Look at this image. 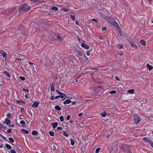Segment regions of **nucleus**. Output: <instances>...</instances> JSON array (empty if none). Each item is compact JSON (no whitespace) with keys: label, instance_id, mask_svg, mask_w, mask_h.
<instances>
[{"label":"nucleus","instance_id":"nucleus-1","mask_svg":"<svg viewBox=\"0 0 153 153\" xmlns=\"http://www.w3.org/2000/svg\"><path fill=\"white\" fill-rule=\"evenodd\" d=\"M31 7L27 4H24L21 5L19 9V12L20 13L22 11L26 12L30 10Z\"/></svg>","mask_w":153,"mask_h":153},{"label":"nucleus","instance_id":"nucleus-2","mask_svg":"<svg viewBox=\"0 0 153 153\" xmlns=\"http://www.w3.org/2000/svg\"><path fill=\"white\" fill-rule=\"evenodd\" d=\"M140 119L138 114L134 115V121L135 123L137 124L140 121Z\"/></svg>","mask_w":153,"mask_h":153},{"label":"nucleus","instance_id":"nucleus-3","mask_svg":"<svg viewBox=\"0 0 153 153\" xmlns=\"http://www.w3.org/2000/svg\"><path fill=\"white\" fill-rule=\"evenodd\" d=\"M95 92L94 93L95 94H99L100 92H102L103 89L102 88L101 86H98L95 87L94 88Z\"/></svg>","mask_w":153,"mask_h":153},{"label":"nucleus","instance_id":"nucleus-4","mask_svg":"<svg viewBox=\"0 0 153 153\" xmlns=\"http://www.w3.org/2000/svg\"><path fill=\"white\" fill-rule=\"evenodd\" d=\"M111 24L113 25V26H115L118 30L120 29V27L118 23L115 22H110Z\"/></svg>","mask_w":153,"mask_h":153},{"label":"nucleus","instance_id":"nucleus-5","mask_svg":"<svg viewBox=\"0 0 153 153\" xmlns=\"http://www.w3.org/2000/svg\"><path fill=\"white\" fill-rule=\"evenodd\" d=\"M39 104L40 103L39 102L36 101L34 102L33 104L32 105V106L36 108H37Z\"/></svg>","mask_w":153,"mask_h":153},{"label":"nucleus","instance_id":"nucleus-6","mask_svg":"<svg viewBox=\"0 0 153 153\" xmlns=\"http://www.w3.org/2000/svg\"><path fill=\"white\" fill-rule=\"evenodd\" d=\"M0 53L1 54L4 58H7V54L3 51H0Z\"/></svg>","mask_w":153,"mask_h":153},{"label":"nucleus","instance_id":"nucleus-7","mask_svg":"<svg viewBox=\"0 0 153 153\" xmlns=\"http://www.w3.org/2000/svg\"><path fill=\"white\" fill-rule=\"evenodd\" d=\"M54 84L53 83V82H52L51 84V90L52 92H53L55 91V89H54Z\"/></svg>","mask_w":153,"mask_h":153},{"label":"nucleus","instance_id":"nucleus-8","mask_svg":"<svg viewBox=\"0 0 153 153\" xmlns=\"http://www.w3.org/2000/svg\"><path fill=\"white\" fill-rule=\"evenodd\" d=\"M81 46L83 48L86 49H88L89 48V46L86 45L85 43H82L81 44Z\"/></svg>","mask_w":153,"mask_h":153},{"label":"nucleus","instance_id":"nucleus-9","mask_svg":"<svg viewBox=\"0 0 153 153\" xmlns=\"http://www.w3.org/2000/svg\"><path fill=\"white\" fill-rule=\"evenodd\" d=\"M129 42L130 45L133 48L135 49H137V46L134 44L132 41H128Z\"/></svg>","mask_w":153,"mask_h":153},{"label":"nucleus","instance_id":"nucleus-10","mask_svg":"<svg viewBox=\"0 0 153 153\" xmlns=\"http://www.w3.org/2000/svg\"><path fill=\"white\" fill-rule=\"evenodd\" d=\"M3 74H4L6 76H7L9 78H10L11 77V76L9 73L7 71H4L3 72Z\"/></svg>","mask_w":153,"mask_h":153},{"label":"nucleus","instance_id":"nucleus-11","mask_svg":"<svg viewBox=\"0 0 153 153\" xmlns=\"http://www.w3.org/2000/svg\"><path fill=\"white\" fill-rule=\"evenodd\" d=\"M71 102V100L69 99H67L65 100V101H64L63 102V103L65 105L66 104H69Z\"/></svg>","mask_w":153,"mask_h":153},{"label":"nucleus","instance_id":"nucleus-12","mask_svg":"<svg viewBox=\"0 0 153 153\" xmlns=\"http://www.w3.org/2000/svg\"><path fill=\"white\" fill-rule=\"evenodd\" d=\"M58 123L57 122L51 123V125H52L54 129H55L58 126Z\"/></svg>","mask_w":153,"mask_h":153},{"label":"nucleus","instance_id":"nucleus-13","mask_svg":"<svg viewBox=\"0 0 153 153\" xmlns=\"http://www.w3.org/2000/svg\"><path fill=\"white\" fill-rule=\"evenodd\" d=\"M16 102L17 103L21 105L25 104V102L24 101L17 100Z\"/></svg>","mask_w":153,"mask_h":153},{"label":"nucleus","instance_id":"nucleus-14","mask_svg":"<svg viewBox=\"0 0 153 153\" xmlns=\"http://www.w3.org/2000/svg\"><path fill=\"white\" fill-rule=\"evenodd\" d=\"M5 122L7 125H9L11 122L10 121L8 118L5 119Z\"/></svg>","mask_w":153,"mask_h":153},{"label":"nucleus","instance_id":"nucleus-15","mask_svg":"<svg viewBox=\"0 0 153 153\" xmlns=\"http://www.w3.org/2000/svg\"><path fill=\"white\" fill-rule=\"evenodd\" d=\"M100 16L104 19H106L107 18V16L103 13H100Z\"/></svg>","mask_w":153,"mask_h":153},{"label":"nucleus","instance_id":"nucleus-16","mask_svg":"<svg viewBox=\"0 0 153 153\" xmlns=\"http://www.w3.org/2000/svg\"><path fill=\"white\" fill-rule=\"evenodd\" d=\"M146 66L149 71L151 70L153 68V66L149 65V64L148 63L147 64Z\"/></svg>","mask_w":153,"mask_h":153},{"label":"nucleus","instance_id":"nucleus-17","mask_svg":"<svg viewBox=\"0 0 153 153\" xmlns=\"http://www.w3.org/2000/svg\"><path fill=\"white\" fill-rule=\"evenodd\" d=\"M21 131L23 133L25 134H27L29 133V132L27 130L24 129H22L21 130Z\"/></svg>","mask_w":153,"mask_h":153},{"label":"nucleus","instance_id":"nucleus-18","mask_svg":"<svg viewBox=\"0 0 153 153\" xmlns=\"http://www.w3.org/2000/svg\"><path fill=\"white\" fill-rule=\"evenodd\" d=\"M6 147L8 149H11V146L10 145L6 143L5 145Z\"/></svg>","mask_w":153,"mask_h":153},{"label":"nucleus","instance_id":"nucleus-19","mask_svg":"<svg viewBox=\"0 0 153 153\" xmlns=\"http://www.w3.org/2000/svg\"><path fill=\"white\" fill-rule=\"evenodd\" d=\"M50 9L52 10L57 11L58 10V8L56 7H53L51 8Z\"/></svg>","mask_w":153,"mask_h":153},{"label":"nucleus","instance_id":"nucleus-20","mask_svg":"<svg viewBox=\"0 0 153 153\" xmlns=\"http://www.w3.org/2000/svg\"><path fill=\"white\" fill-rule=\"evenodd\" d=\"M60 95H59V97H60V98H64V97H66V94H64V93H62Z\"/></svg>","mask_w":153,"mask_h":153},{"label":"nucleus","instance_id":"nucleus-21","mask_svg":"<svg viewBox=\"0 0 153 153\" xmlns=\"http://www.w3.org/2000/svg\"><path fill=\"white\" fill-rule=\"evenodd\" d=\"M77 55L79 56H83V54L80 51H77Z\"/></svg>","mask_w":153,"mask_h":153},{"label":"nucleus","instance_id":"nucleus-22","mask_svg":"<svg viewBox=\"0 0 153 153\" xmlns=\"http://www.w3.org/2000/svg\"><path fill=\"white\" fill-rule=\"evenodd\" d=\"M55 108L56 110L60 111L61 110V108L58 105H57L55 107Z\"/></svg>","mask_w":153,"mask_h":153},{"label":"nucleus","instance_id":"nucleus-23","mask_svg":"<svg viewBox=\"0 0 153 153\" xmlns=\"http://www.w3.org/2000/svg\"><path fill=\"white\" fill-rule=\"evenodd\" d=\"M143 139L146 142H149V141L151 140L150 139L147 138V137H143Z\"/></svg>","mask_w":153,"mask_h":153},{"label":"nucleus","instance_id":"nucleus-24","mask_svg":"<svg viewBox=\"0 0 153 153\" xmlns=\"http://www.w3.org/2000/svg\"><path fill=\"white\" fill-rule=\"evenodd\" d=\"M100 114L102 117H104L106 115V113L105 111H104L103 113H101Z\"/></svg>","mask_w":153,"mask_h":153},{"label":"nucleus","instance_id":"nucleus-25","mask_svg":"<svg viewBox=\"0 0 153 153\" xmlns=\"http://www.w3.org/2000/svg\"><path fill=\"white\" fill-rule=\"evenodd\" d=\"M7 116L10 119H12V115L10 113H8L7 115Z\"/></svg>","mask_w":153,"mask_h":153},{"label":"nucleus","instance_id":"nucleus-26","mask_svg":"<svg viewBox=\"0 0 153 153\" xmlns=\"http://www.w3.org/2000/svg\"><path fill=\"white\" fill-rule=\"evenodd\" d=\"M140 43L143 45H146V42L145 41L141 40L140 41Z\"/></svg>","mask_w":153,"mask_h":153},{"label":"nucleus","instance_id":"nucleus-27","mask_svg":"<svg viewBox=\"0 0 153 153\" xmlns=\"http://www.w3.org/2000/svg\"><path fill=\"white\" fill-rule=\"evenodd\" d=\"M70 140L71 141V145L72 146H74L75 144L74 142V141L71 138L70 139Z\"/></svg>","mask_w":153,"mask_h":153},{"label":"nucleus","instance_id":"nucleus-28","mask_svg":"<svg viewBox=\"0 0 153 153\" xmlns=\"http://www.w3.org/2000/svg\"><path fill=\"white\" fill-rule=\"evenodd\" d=\"M38 134V133L37 131H32V134L33 135H36Z\"/></svg>","mask_w":153,"mask_h":153},{"label":"nucleus","instance_id":"nucleus-29","mask_svg":"<svg viewBox=\"0 0 153 153\" xmlns=\"http://www.w3.org/2000/svg\"><path fill=\"white\" fill-rule=\"evenodd\" d=\"M134 92V90L133 89H132L131 90H129L128 91V92L129 93H133Z\"/></svg>","mask_w":153,"mask_h":153},{"label":"nucleus","instance_id":"nucleus-30","mask_svg":"<svg viewBox=\"0 0 153 153\" xmlns=\"http://www.w3.org/2000/svg\"><path fill=\"white\" fill-rule=\"evenodd\" d=\"M50 135L52 136H53L54 135V132L52 131H50L49 132Z\"/></svg>","mask_w":153,"mask_h":153},{"label":"nucleus","instance_id":"nucleus-31","mask_svg":"<svg viewBox=\"0 0 153 153\" xmlns=\"http://www.w3.org/2000/svg\"><path fill=\"white\" fill-rule=\"evenodd\" d=\"M57 37L58 39V40H60V41H62V40L63 39H62V38L61 37L59 36V35H58Z\"/></svg>","mask_w":153,"mask_h":153},{"label":"nucleus","instance_id":"nucleus-32","mask_svg":"<svg viewBox=\"0 0 153 153\" xmlns=\"http://www.w3.org/2000/svg\"><path fill=\"white\" fill-rule=\"evenodd\" d=\"M59 119L60 121L62 122H63L64 120L63 116H60L59 117Z\"/></svg>","mask_w":153,"mask_h":153},{"label":"nucleus","instance_id":"nucleus-33","mask_svg":"<svg viewBox=\"0 0 153 153\" xmlns=\"http://www.w3.org/2000/svg\"><path fill=\"white\" fill-rule=\"evenodd\" d=\"M148 143L153 148V142L151 140H150Z\"/></svg>","mask_w":153,"mask_h":153},{"label":"nucleus","instance_id":"nucleus-34","mask_svg":"<svg viewBox=\"0 0 153 153\" xmlns=\"http://www.w3.org/2000/svg\"><path fill=\"white\" fill-rule=\"evenodd\" d=\"M8 139L11 142H14V141L13 139L11 137H9Z\"/></svg>","mask_w":153,"mask_h":153},{"label":"nucleus","instance_id":"nucleus-35","mask_svg":"<svg viewBox=\"0 0 153 153\" xmlns=\"http://www.w3.org/2000/svg\"><path fill=\"white\" fill-rule=\"evenodd\" d=\"M63 135L66 137L68 136V134L65 131H63Z\"/></svg>","mask_w":153,"mask_h":153},{"label":"nucleus","instance_id":"nucleus-36","mask_svg":"<svg viewBox=\"0 0 153 153\" xmlns=\"http://www.w3.org/2000/svg\"><path fill=\"white\" fill-rule=\"evenodd\" d=\"M71 18L73 21H74L75 20V17L74 16L72 15H71Z\"/></svg>","mask_w":153,"mask_h":153},{"label":"nucleus","instance_id":"nucleus-37","mask_svg":"<svg viewBox=\"0 0 153 153\" xmlns=\"http://www.w3.org/2000/svg\"><path fill=\"white\" fill-rule=\"evenodd\" d=\"M19 78L22 81H24L25 79V78L23 76H20Z\"/></svg>","mask_w":153,"mask_h":153},{"label":"nucleus","instance_id":"nucleus-38","mask_svg":"<svg viewBox=\"0 0 153 153\" xmlns=\"http://www.w3.org/2000/svg\"><path fill=\"white\" fill-rule=\"evenodd\" d=\"M20 123L22 125H25V122L24 120H22L20 122Z\"/></svg>","mask_w":153,"mask_h":153},{"label":"nucleus","instance_id":"nucleus-39","mask_svg":"<svg viewBox=\"0 0 153 153\" xmlns=\"http://www.w3.org/2000/svg\"><path fill=\"white\" fill-rule=\"evenodd\" d=\"M117 46H118V48L119 49H121L123 47V46L122 45H118Z\"/></svg>","mask_w":153,"mask_h":153},{"label":"nucleus","instance_id":"nucleus-40","mask_svg":"<svg viewBox=\"0 0 153 153\" xmlns=\"http://www.w3.org/2000/svg\"><path fill=\"white\" fill-rule=\"evenodd\" d=\"M116 92V91L115 90H112V91H111L110 92V93L111 94H112L115 93Z\"/></svg>","mask_w":153,"mask_h":153},{"label":"nucleus","instance_id":"nucleus-41","mask_svg":"<svg viewBox=\"0 0 153 153\" xmlns=\"http://www.w3.org/2000/svg\"><path fill=\"white\" fill-rule=\"evenodd\" d=\"M100 150V149L98 148L96 150L95 153H98L99 152Z\"/></svg>","mask_w":153,"mask_h":153},{"label":"nucleus","instance_id":"nucleus-42","mask_svg":"<svg viewBox=\"0 0 153 153\" xmlns=\"http://www.w3.org/2000/svg\"><path fill=\"white\" fill-rule=\"evenodd\" d=\"M32 2H33L34 3L38 2L39 1V0H30Z\"/></svg>","mask_w":153,"mask_h":153},{"label":"nucleus","instance_id":"nucleus-43","mask_svg":"<svg viewBox=\"0 0 153 153\" xmlns=\"http://www.w3.org/2000/svg\"><path fill=\"white\" fill-rule=\"evenodd\" d=\"M78 58L79 60L82 61L84 60V59L82 58L81 57L78 56Z\"/></svg>","mask_w":153,"mask_h":153},{"label":"nucleus","instance_id":"nucleus-44","mask_svg":"<svg viewBox=\"0 0 153 153\" xmlns=\"http://www.w3.org/2000/svg\"><path fill=\"white\" fill-rule=\"evenodd\" d=\"M90 51H88L86 52V54L88 56H90Z\"/></svg>","mask_w":153,"mask_h":153},{"label":"nucleus","instance_id":"nucleus-45","mask_svg":"<svg viewBox=\"0 0 153 153\" xmlns=\"http://www.w3.org/2000/svg\"><path fill=\"white\" fill-rule=\"evenodd\" d=\"M115 79L117 81H120V79L119 77L117 76H116L115 77Z\"/></svg>","mask_w":153,"mask_h":153},{"label":"nucleus","instance_id":"nucleus-46","mask_svg":"<svg viewBox=\"0 0 153 153\" xmlns=\"http://www.w3.org/2000/svg\"><path fill=\"white\" fill-rule=\"evenodd\" d=\"M12 129H9L7 131V132L8 133H11L12 132Z\"/></svg>","mask_w":153,"mask_h":153},{"label":"nucleus","instance_id":"nucleus-47","mask_svg":"<svg viewBox=\"0 0 153 153\" xmlns=\"http://www.w3.org/2000/svg\"><path fill=\"white\" fill-rule=\"evenodd\" d=\"M126 153H132L131 150H128L127 151L125 152Z\"/></svg>","mask_w":153,"mask_h":153},{"label":"nucleus","instance_id":"nucleus-48","mask_svg":"<svg viewBox=\"0 0 153 153\" xmlns=\"http://www.w3.org/2000/svg\"><path fill=\"white\" fill-rule=\"evenodd\" d=\"M21 112L22 113L24 112V109L23 107H21L20 108Z\"/></svg>","mask_w":153,"mask_h":153},{"label":"nucleus","instance_id":"nucleus-49","mask_svg":"<svg viewBox=\"0 0 153 153\" xmlns=\"http://www.w3.org/2000/svg\"><path fill=\"white\" fill-rule=\"evenodd\" d=\"M10 153H16V151L14 150H11L10 151Z\"/></svg>","mask_w":153,"mask_h":153},{"label":"nucleus","instance_id":"nucleus-50","mask_svg":"<svg viewBox=\"0 0 153 153\" xmlns=\"http://www.w3.org/2000/svg\"><path fill=\"white\" fill-rule=\"evenodd\" d=\"M70 116L69 115H68L66 117V120H70Z\"/></svg>","mask_w":153,"mask_h":153},{"label":"nucleus","instance_id":"nucleus-51","mask_svg":"<svg viewBox=\"0 0 153 153\" xmlns=\"http://www.w3.org/2000/svg\"><path fill=\"white\" fill-rule=\"evenodd\" d=\"M54 99H55V98H54V96L53 95H52L51 96L50 100H54Z\"/></svg>","mask_w":153,"mask_h":153},{"label":"nucleus","instance_id":"nucleus-52","mask_svg":"<svg viewBox=\"0 0 153 153\" xmlns=\"http://www.w3.org/2000/svg\"><path fill=\"white\" fill-rule=\"evenodd\" d=\"M22 90L23 91H27V92H28L29 91V89H25L23 88H22Z\"/></svg>","mask_w":153,"mask_h":153},{"label":"nucleus","instance_id":"nucleus-53","mask_svg":"<svg viewBox=\"0 0 153 153\" xmlns=\"http://www.w3.org/2000/svg\"><path fill=\"white\" fill-rule=\"evenodd\" d=\"M56 91L58 93V94H60L62 93L59 91L57 89L56 90Z\"/></svg>","mask_w":153,"mask_h":153},{"label":"nucleus","instance_id":"nucleus-54","mask_svg":"<svg viewBox=\"0 0 153 153\" xmlns=\"http://www.w3.org/2000/svg\"><path fill=\"white\" fill-rule=\"evenodd\" d=\"M106 29V28L105 27H102V30H105Z\"/></svg>","mask_w":153,"mask_h":153},{"label":"nucleus","instance_id":"nucleus-55","mask_svg":"<svg viewBox=\"0 0 153 153\" xmlns=\"http://www.w3.org/2000/svg\"><path fill=\"white\" fill-rule=\"evenodd\" d=\"M92 20L93 21H94L96 22H97V20L96 19H92Z\"/></svg>","mask_w":153,"mask_h":153},{"label":"nucleus","instance_id":"nucleus-56","mask_svg":"<svg viewBox=\"0 0 153 153\" xmlns=\"http://www.w3.org/2000/svg\"><path fill=\"white\" fill-rule=\"evenodd\" d=\"M3 139H4V140H7V138H6V137H4L3 136H2V137Z\"/></svg>","mask_w":153,"mask_h":153},{"label":"nucleus","instance_id":"nucleus-57","mask_svg":"<svg viewBox=\"0 0 153 153\" xmlns=\"http://www.w3.org/2000/svg\"><path fill=\"white\" fill-rule=\"evenodd\" d=\"M60 98V97H59V95H58V96H56L55 97H54V98L55 99H57L59 98Z\"/></svg>","mask_w":153,"mask_h":153},{"label":"nucleus","instance_id":"nucleus-58","mask_svg":"<svg viewBox=\"0 0 153 153\" xmlns=\"http://www.w3.org/2000/svg\"><path fill=\"white\" fill-rule=\"evenodd\" d=\"M62 129V128L60 127H58L57 128V129L58 130H61Z\"/></svg>","mask_w":153,"mask_h":153},{"label":"nucleus","instance_id":"nucleus-59","mask_svg":"<svg viewBox=\"0 0 153 153\" xmlns=\"http://www.w3.org/2000/svg\"><path fill=\"white\" fill-rule=\"evenodd\" d=\"M76 102L73 101L72 102V105H75V104H76Z\"/></svg>","mask_w":153,"mask_h":153},{"label":"nucleus","instance_id":"nucleus-60","mask_svg":"<svg viewBox=\"0 0 153 153\" xmlns=\"http://www.w3.org/2000/svg\"><path fill=\"white\" fill-rule=\"evenodd\" d=\"M53 149L54 150H56V147L55 146H53Z\"/></svg>","mask_w":153,"mask_h":153},{"label":"nucleus","instance_id":"nucleus-61","mask_svg":"<svg viewBox=\"0 0 153 153\" xmlns=\"http://www.w3.org/2000/svg\"><path fill=\"white\" fill-rule=\"evenodd\" d=\"M76 38H77V39L79 41V42H80V39L79 37V36H77V37L76 36Z\"/></svg>","mask_w":153,"mask_h":153},{"label":"nucleus","instance_id":"nucleus-62","mask_svg":"<svg viewBox=\"0 0 153 153\" xmlns=\"http://www.w3.org/2000/svg\"><path fill=\"white\" fill-rule=\"evenodd\" d=\"M82 113L79 114L78 115V116L79 117H81L82 116Z\"/></svg>","mask_w":153,"mask_h":153},{"label":"nucleus","instance_id":"nucleus-63","mask_svg":"<svg viewBox=\"0 0 153 153\" xmlns=\"http://www.w3.org/2000/svg\"><path fill=\"white\" fill-rule=\"evenodd\" d=\"M75 23L77 25H79V22L78 21H77V20L75 22Z\"/></svg>","mask_w":153,"mask_h":153},{"label":"nucleus","instance_id":"nucleus-64","mask_svg":"<svg viewBox=\"0 0 153 153\" xmlns=\"http://www.w3.org/2000/svg\"><path fill=\"white\" fill-rule=\"evenodd\" d=\"M25 97H26V98L27 99H28V97L27 95V94H26L25 95Z\"/></svg>","mask_w":153,"mask_h":153}]
</instances>
